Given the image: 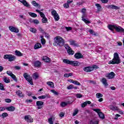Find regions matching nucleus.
Instances as JSON below:
<instances>
[{
	"label": "nucleus",
	"instance_id": "nucleus-1",
	"mask_svg": "<svg viewBox=\"0 0 124 124\" xmlns=\"http://www.w3.org/2000/svg\"><path fill=\"white\" fill-rule=\"evenodd\" d=\"M53 45L56 47H62L65 43L63 39L60 36L55 37Z\"/></svg>",
	"mask_w": 124,
	"mask_h": 124
},
{
	"label": "nucleus",
	"instance_id": "nucleus-2",
	"mask_svg": "<svg viewBox=\"0 0 124 124\" xmlns=\"http://www.w3.org/2000/svg\"><path fill=\"white\" fill-rule=\"evenodd\" d=\"M108 28L109 30H110V31H113L114 30H115L117 32H123L124 33V29L120 26L109 25H108Z\"/></svg>",
	"mask_w": 124,
	"mask_h": 124
},
{
	"label": "nucleus",
	"instance_id": "nucleus-3",
	"mask_svg": "<svg viewBox=\"0 0 124 124\" xmlns=\"http://www.w3.org/2000/svg\"><path fill=\"white\" fill-rule=\"evenodd\" d=\"M119 63H121V59H120L119 54L115 52L114 53L113 59L109 61L108 64H119Z\"/></svg>",
	"mask_w": 124,
	"mask_h": 124
},
{
	"label": "nucleus",
	"instance_id": "nucleus-4",
	"mask_svg": "<svg viewBox=\"0 0 124 124\" xmlns=\"http://www.w3.org/2000/svg\"><path fill=\"white\" fill-rule=\"evenodd\" d=\"M4 60H8L9 62H13L15 60H16V57L11 54H6L3 57Z\"/></svg>",
	"mask_w": 124,
	"mask_h": 124
},
{
	"label": "nucleus",
	"instance_id": "nucleus-5",
	"mask_svg": "<svg viewBox=\"0 0 124 124\" xmlns=\"http://www.w3.org/2000/svg\"><path fill=\"white\" fill-rule=\"evenodd\" d=\"M23 77L27 80L31 85H33V82H32V78L31 76L29 75V74L27 73H25L23 74Z\"/></svg>",
	"mask_w": 124,
	"mask_h": 124
},
{
	"label": "nucleus",
	"instance_id": "nucleus-6",
	"mask_svg": "<svg viewBox=\"0 0 124 124\" xmlns=\"http://www.w3.org/2000/svg\"><path fill=\"white\" fill-rule=\"evenodd\" d=\"M81 12L82 13H83V15L81 17L82 21H83V22L85 24H90L91 22H90V21H88V20H87L86 19H85L84 18V17H85V16H86V14H85V13L86 12V9H85V8L82 9Z\"/></svg>",
	"mask_w": 124,
	"mask_h": 124
},
{
	"label": "nucleus",
	"instance_id": "nucleus-7",
	"mask_svg": "<svg viewBox=\"0 0 124 124\" xmlns=\"http://www.w3.org/2000/svg\"><path fill=\"white\" fill-rule=\"evenodd\" d=\"M51 14L52 16H54V18L56 21H59L60 20V16L59 14L57 13V12L55 10L52 11L51 12Z\"/></svg>",
	"mask_w": 124,
	"mask_h": 124
},
{
	"label": "nucleus",
	"instance_id": "nucleus-8",
	"mask_svg": "<svg viewBox=\"0 0 124 124\" xmlns=\"http://www.w3.org/2000/svg\"><path fill=\"white\" fill-rule=\"evenodd\" d=\"M65 49L67 50V53L69 54V55H74V51L72 50V49L70 48L69 46L66 45L65 46Z\"/></svg>",
	"mask_w": 124,
	"mask_h": 124
},
{
	"label": "nucleus",
	"instance_id": "nucleus-9",
	"mask_svg": "<svg viewBox=\"0 0 124 124\" xmlns=\"http://www.w3.org/2000/svg\"><path fill=\"white\" fill-rule=\"evenodd\" d=\"M9 30H10V31L12 32H16V33H18V32H19V29L13 26H9Z\"/></svg>",
	"mask_w": 124,
	"mask_h": 124
},
{
	"label": "nucleus",
	"instance_id": "nucleus-10",
	"mask_svg": "<svg viewBox=\"0 0 124 124\" xmlns=\"http://www.w3.org/2000/svg\"><path fill=\"white\" fill-rule=\"evenodd\" d=\"M7 74L9 75V76H11V77L16 82H17V78H16V76L12 73V72L10 71H8L6 72Z\"/></svg>",
	"mask_w": 124,
	"mask_h": 124
},
{
	"label": "nucleus",
	"instance_id": "nucleus-11",
	"mask_svg": "<svg viewBox=\"0 0 124 124\" xmlns=\"http://www.w3.org/2000/svg\"><path fill=\"white\" fill-rule=\"evenodd\" d=\"M106 77H107L108 79H113V78L115 77V73L111 72L109 73L106 74Z\"/></svg>",
	"mask_w": 124,
	"mask_h": 124
},
{
	"label": "nucleus",
	"instance_id": "nucleus-12",
	"mask_svg": "<svg viewBox=\"0 0 124 124\" xmlns=\"http://www.w3.org/2000/svg\"><path fill=\"white\" fill-rule=\"evenodd\" d=\"M20 2H21L24 6H26V7H28L29 8H31V5L27 2V0H18Z\"/></svg>",
	"mask_w": 124,
	"mask_h": 124
},
{
	"label": "nucleus",
	"instance_id": "nucleus-13",
	"mask_svg": "<svg viewBox=\"0 0 124 124\" xmlns=\"http://www.w3.org/2000/svg\"><path fill=\"white\" fill-rule=\"evenodd\" d=\"M24 120L28 123H32L33 121L32 120V118L30 115H25L24 117Z\"/></svg>",
	"mask_w": 124,
	"mask_h": 124
},
{
	"label": "nucleus",
	"instance_id": "nucleus-14",
	"mask_svg": "<svg viewBox=\"0 0 124 124\" xmlns=\"http://www.w3.org/2000/svg\"><path fill=\"white\" fill-rule=\"evenodd\" d=\"M16 93L18 97H24L25 94H23V93L20 90H17L16 92Z\"/></svg>",
	"mask_w": 124,
	"mask_h": 124
},
{
	"label": "nucleus",
	"instance_id": "nucleus-15",
	"mask_svg": "<svg viewBox=\"0 0 124 124\" xmlns=\"http://www.w3.org/2000/svg\"><path fill=\"white\" fill-rule=\"evenodd\" d=\"M101 82L102 83L103 85H104L105 88H107L108 86V83H107V79L104 78H102Z\"/></svg>",
	"mask_w": 124,
	"mask_h": 124
},
{
	"label": "nucleus",
	"instance_id": "nucleus-16",
	"mask_svg": "<svg viewBox=\"0 0 124 124\" xmlns=\"http://www.w3.org/2000/svg\"><path fill=\"white\" fill-rule=\"evenodd\" d=\"M83 70L85 72H91V71H93V68L92 66L85 67L83 68Z\"/></svg>",
	"mask_w": 124,
	"mask_h": 124
},
{
	"label": "nucleus",
	"instance_id": "nucleus-17",
	"mask_svg": "<svg viewBox=\"0 0 124 124\" xmlns=\"http://www.w3.org/2000/svg\"><path fill=\"white\" fill-rule=\"evenodd\" d=\"M107 8H108V9H115V10H118L119 8V7L114 5H108Z\"/></svg>",
	"mask_w": 124,
	"mask_h": 124
},
{
	"label": "nucleus",
	"instance_id": "nucleus-18",
	"mask_svg": "<svg viewBox=\"0 0 124 124\" xmlns=\"http://www.w3.org/2000/svg\"><path fill=\"white\" fill-rule=\"evenodd\" d=\"M109 108L111 111H118L119 110V108L118 107L114 106L113 105H109Z\"/></svg>",
	"mask_w": 124,
	"mask_h": 124
},
{
	"label": "nucleus",
	"instance_id": "nucleus-19",
	"mask_svg": "<svg viewBox=\"0 0 124 124\" xmlns=\"http://www.w3.org/2000/svg\"><path fill=\"white\" fill-rule=\"evenodd\" d=\"M75 59H79L83 58V55L80 53H76L75 54Z\"/></svg>",
	"mask_w": 124,
	"mask_h": 124
},
{
	"label": "nucleus",
	"instance_id": "nucleus-20",
	"mask_svg": "<svg viewBox=\"0 0 124 124\" xmlns=\"http://www.w3.org/2000/svg\"><path fill=\"white\" fill-rule=\"evenodd\" d=\"M71 65H74V66H79L80 65V62L78 61H71Z\"/></svg>",
	"mask_w": 124,
	"mask_h": 124
},
{
	"label": "nucleus",
	"instance_id": "nucleus-21",
	"mask_svg": "<svg viewBox=\"0 0 124 124\" xmlns=\"http://www.w3.org/2000/svg\"><path fill=\"white\" fill-rule=\"evenodd\" d=\"M44 104V102L40 101H37L36 102V105L37 106H38L39 107L38 108V109H41L42 107H40V106H42Z\"/></svg>",
	"mask_w": 124,
	"mask_h": 124
},
{
	"label": "nucleus",
	"instance_id": "nucleus-22",
	"mask_svg": "<svg viewBox=\"0 0 124 124\" xmlns=\"http://www.w3.org/2000/svg\"><path fill=\"white\" fill-rule=\"evenodd\" d=\"M41 66V62L40 61H35L34 62V66L35 67H40Z\"/></svg>",
	"mask_w": 124,
	"mask_h": 124
},
{
	"label": "nucleus",
	"instance_id": "nucleus-23",
	"mask_svg": "<svg viewBox=\"0 0 124 124\" xmlns=\"http://www.w3.org/2000/svg\"><path fill=\"white\" fill-rule=\"evenodd\" d=\"M92 103V102L90 101H87L85 102H84L83 103H82L81 104V107L82 108H85V106H87V105H88V104H91Z\"/></svg>",
	"mask_w": 124,
	"mask_h": 124
},
{
	"label": "nucleus",
	"instance_id": "nucleus-24",
	"mask_svg": "<svg viewBox=\"0 0 124 124\" xmlns=\"http://www.w3.org/2000/svg\"><path fill=\"white\" fill-rule=\"evenodd\" d=\"M7 111H10V112H13L15 110V108L14 107H8L6 108Z\"/></svg>",
	"mask_w": 124,
	"mask_h": 124
},
{
	"label": "nucleus",
	"instance_id": "nucleus-25",
	"mask_svg": "<svg viewBox=\"0 0 124 124\" xmlns=\"http://www.w3.org/2000/svg\"><path fill=\"white\" fill-rule=\"evenodd\" d=\"M42 60L46 62H50V58L47 56H44Z\"/></svg>",
	"mask_w": 124,
	"mask_h": 124
},
{
	"label": "nucleus",
	"instance_id": "nucleus-26",
	"mask_svg": "<svg viewBox=\"0 0 124 124\" xmlns=\"http://www.w3.org/2000/svg\"><path fill=\"white\" fill-rule=\"evenodd\" d=\"M28 14L31 16V17H32L33 18H36L37 17V15L36 14L34 13H31V12H28Z\"/></svg>",
	"mask_w": 124,
	"mask_h": 124
},
{
	"label": "nucleus",
	"instance_id": "nucleus-27",
	"mask_svg": "<svg viewBox=\"0 0 124 124\" xmlns=\"http://www.w3.org/2000/svg\"><path fill=\"white\" fill-rule=\"evenodd\" d=\"M15 52L16 55L17 56V57H22L23 56V53H21V52L17 50H16Z\"/></svg>",
	"mask_w": 124,
	"mask_h": 124
},
{
	"label": "nucleus",
	"instance_id": "nucleus-28",
	"mask_svg": "<svg viewBox=\"0 0 124 124\" xmlns=\"http://www.w3.org/2000/svg\"><path fill=\"white\" fill-rule=\"evenodd\" d=\"M36 11L38 13H39L40 14V16L42 17V18H44L45 17V15H44V14L43 13H42V12H41L40 11L38 10H36Z\"/></svg>",
	"mask_w": 124,
	"mask_h": 124
},
{
	"label": "nucleus",
	"instance_id": "nucleus-29",
	"mask_svg": "<svg viewBox=\"0 0 124 124\" xmlns=\"http://www.w3.org/2000/svg\"><path fill=\"white\" fill-rule=\"evenodd\" d=\"M32 77L33 79L36 80V79H38V78L39 77V75L37 73H35L33 74Z\"/></svg>",
	"mask_w": 124,
	"mask_h": 124
},
{
	"label": "nucleus",
	"instance_id": "nucleus-30",
	"mask_svg": "<svg viewBox=\"0 0 124 124\" xmlns=\"http://www.w3.org/2000/svg\"><path fill=\"white\" fill-rule=\"evenodd\" d=\"M3 80L5 83H10V79H8V78L6 77H3Z\"/></svg>",
	"mask_w": 124,
	"mask_h": 124
},
{
	"label": "nucleus",
	"instance_id": "nucleus-31",
	"mask_svg": "<svg viewBox=\"0 0 124 124\" xmlns=\"http://www.w3.org/2000/svg\"><path fill=\"white\" fill-rule=\"evenodd\" d=\"M70 44L72 46H78V44H76V42L73 40H71L70 41Z\"/></svg>",
	"mask_w": 124,
	"mask_h": 124
},
{
	"label": "nucleus",
	"instance_id": "nucleus-32",
	"mask_svg": "<svg viewBox=\"0 0 124 124\" xmlns=\"http://www.w3.org/2000/svg\"><path fill=\"white\" fill-rule=\"evenodd\" d=\"M47 85H48V86H49V87H50V88H54V83H53V82L51 81H48L46 82Z\"/></svg>",
	"mask_w": 124,
	"mask_h": 124
},
{
	"label": "nucleus",
	"instance_id": "nucleus-33",
	"mask_svg": "<svg viewBox=\"0 0 124 124\" xmlns=\"http://www.w3.org/2000/svg\"><path fill=\"white\" fill-rule=\"evenodd\" d=\"M71 61L68 60L67 59H64L63 60V62L64 63H66L67 64H71Z\"/></svg>",
	"mask_w": 124,
	"mask_h": 124
},
{
	"label": "nucleus",
	"instance_id": "nucleus-34",
	"mask_svg": "<svg viewBox=\"0 0 124 124\" xmlns=\"http://www.w3.org/2000/svg\"><path fill=\"white\" fill-rule=\"evenodd\" d=\"M34 49H39V48H41V44L40 43H37L35 45L34 47Z\"/></svg>",
	"mask_w": 124,
	"mask_h": 124
},
{
	"label": "nucleus",
	"instance_id": "nucleus-35",
	"mask_svg": "<svg viewBox=\"0 0 124 124\" xmlns=\"http://www.w3.org/2000/svg\"><path fill=\"white\" fill-rule=\"evenodd\" d=\"M90 124H98V120H91L89 122Z\"/></svg>",
	"mask_w": 124,
	"mask_h": 124
},
{
	"label": "nucleus",
	"instance_id": "nucleus-36",
	"mask_svg": "<svg viewBox=\"0 0 124 124\" xmlns=\"http://www.w3.org/2000/svg\"><path fill=\"white\" fill-rule=\"evenodd\" d=\"M71 83H72L73 84H74V85H77L78 86H81V83H79V82H78V81L77 80H71Z\"/></svg>",
	"mask_w": 124,
	"mask_h": 124
},
{
	"label": "nucleus",
	"instance_id": "nucleus-37",
	"mask_svg": "<svg viewBox=\"0 0 124 124\" xmlns=\"http://www.w3.org/2000/svg\"><path fill=\"white\" fill-rule=\"evenodd\" d=\"M31 3H32V5H33V6H35L36 7L39 6V7H40V6H39V4L36 3V1H32L31 2Z\"/></svg>",
	"mask_w": 124,
	"mask_h": 124
},
{
	"label": "nucleus",
	"instance_id": "nucleus-38",
	"mask_svg": "<svg viewBox=\"0 0 124 124\" xmlns=\"http://www.w3.org/2000/svg\"><path fill=\"white\" fill-rule=\"evenodd\" d=\"M98 116L100 119H102V120L104 119L105 117L104 116V114L102 112H100L98 113Z\"/></svg>",
	"mask_w": 124,
	"mask_h": 124
},
{
	"label": "nucleus",
	"instance_id": "nucleus-39",
	"mask_svg": "<svg viewBox=\"0 0 124 124\" xmlns=\"http://www.w3.org/2000/svg\"><path fill=\"white\" fill-rule=\"evenodd\" d=\"M40 37L41 38V43L42 44L44 45V44L46 43V41H45V39H44V37H43V36H41Z\"/></svg>",
	"mask_w": 124,
	"mask_h": 124
},
{
	"label": "nucleus",
	"instance_id": "nucleus-40",
	"mask_svg": "<svg viewBox=\"0 0 124 124\" xmlns=\"http://www.w3.org/2000/svg\"><path fill=\"white\" fill-rule=\"evenodd\" d=\"M0 117H2V119H4V118L8 117V114L5 112L3 113L2 115H0Z\"/></svg>",
	"mask_w": 124,
	"mask_h": 124
},
{
	"label": "nucleus",
	"instance_id": "nucleus-41",
	"mask_svg": "<svg viewBox=\"0 0 124 124\" xmlns=\"http://www.w3.org/2000/svg\"><path fill=\"white\" fill-rule=\"evenodd\" d=\"M95 6H96L97 8V12H99V11L100 10V9H101V6L100 5V4L97 3L95 4Z\"/></svg>",
	"mask_w": 124,
	"mask_h": 124
},
{
	"label": "nucleus",
	"instance_id": "nucleus-42",
	"mask_svg": "<svg viewBox=\"0 0 124 124\" xmlns=\"http://www.w3.org/2000/svg\"><path fill=\"white\" fill-rule=\"evenodd\" d=\"M42 23H44V24H46L47 22H48V19H47V18L45 16V17H43L42 19Z\"/></svg>",
	"mask_w": 124,
	"mask_h": 124
},
{
	"label": "nucleus",
	"instance_id": "nucleus-43",
	"mask_svg": "<svg viewBox=\"0 0 124 124\" xmlns=\"http://www.w3.org/2000/svg\"><path fill=\"white\" fill-rule=\"evenodd\" d=\"M102 96H103V95L100 93H97L96 94V97H97V98H100V97H102Z\"/></svg>",
	"mask_w": 124,
	"mask_h": 124
},
{
	"label": "nucleus",
	"instance_id": "nucleus-44",
	"mask_svg": "<svg viewBox=\"0 0 124 124\" xmlns=\"http://www.w3.org/2000/svg\"><path fill=\"white\" fill-rule=\"evenodd\" d=\"M48 123L49 124H54V123L53 122V118H49L48 119Z\"/></svg>",
	"mask_w": 124,
	"mask_h": 124
},
{
	"label": "nucleus",
	"instance_id": "nucleus-45",
	"mask_svg": "<svg viewBox=\"0 0 124 124\" xmlns=\"http://www.w3.org/2000/svg\"><path fill=\"white\" fill-rule=\"evenodd\" d=\"M51 92L52 93H54L55 95H59V93L57 92V91H55V90H51Z\"/></svg>",
	"mask_w": 124,
	"mask_h": 124
},
{
	"label": "nucleus",
	"instance_id": "nucleus-46",
	"mask_svg": "<svg viewBox=\"0 0 124 124\" xmlns=\"http://www.w3.org/2000/svg\"><path fill=\"white\" fill-rule=\"evenodd\" d=\"M60 105L62 107H65V106H66V105H67V103L63 102L61 103Z\"/></svg>",
	"mask_w": 124,
	"mask_h": 124
},
{
	"label": "nucleus",
	"instance_id": "nucleus-47",
	"mask_svg": "<svg viewBox=\"0 0 124 124\" xmlns=\"http://www.w3.org/2000/svg\"><path fill=\"white\" fill-rule=\"evenodd\" d=\"M63 6L64 8H69V4L67 2L63 4Z\"/></svg>",
	"mask_w": 124,
	"mask_h": 124
},
{
	"label": "nucleus",
	"instance_id": "nucleus-48",
	"mask_svg": "<svg viewBox=\"0 0 124 124\" xmlns=\"http://www.w3.org/2000/svg\"><path fill=\"white\" fill-rule=\"evenodd\" d=\"M74 87V86L73 85L71 84L67 87V90H72V89H73Z\"/></svg>",
	"mask_w": 124,
	"mask_h": 124
},
{
	"label": "nucleus",
	"instance_id": "nucleus-49",
	"mask_svg": "<svg viewBox=\"0 0 124 124\" xmlns=\"http://www.w3.org/2000/svg\"><path fill=\"white\" fill-rule=\"evenodd\" d=\"M30 31H31V32H33V33H35V32H36V29H34V28H30Z\"/></svg>",
	"mask_w": 124,
	"mask_h": 124
},
{
	"label": "nucleus",
	"instance_id": "nucleus-50",
	"mask_svg": "<svg viewBox=\"0 0 124 124\" xmlns=\"http://www.w3.org/2000/svg\"><path fill=\"white\" fill-rule=\"evenodd\" d=\"M47 96L46 95H42L38 97L39 99H45Z\"/></svg>",
	"mask_w": 124,
	"mask_h": 124
},
{
	"label": "nucleus",
	"instance_id": "nucleus-51",
	"mask_svg": "<svg viewBox=\"0 0 124 124\" xmlns=\"http://www.w3.org/2000/svg\"><path fill=\"white\" fill-rule=\"evenodd\" d=\"M0 90H1V91H4V87H3V84H2L1 83H0Z\"/></svg>",
	"mask_w": 124,
	"mask_h": 124
},
{
	"label": "nucleus",
	"instance_id": "nucleus-52",
	"mask_svg": "<svg viewBox=\"0 0 124 124\" xmlns=\"http://www.w3.org/2000/svg\"><path fill=\"white\" fill-rule=\"evenodd\" d=\"M78 114V110L77 109H75L73 113V116H76Z\"/></svg>",
	"mask_w": 124,
	"mask_h": 124
},
{
	"label": "nucleus",
	"instance_id": "nucleus-53",
	"mask_svg": "<svg viewBox=\"0 0 124 124\" xmlns=\"http://www.w3.org/2000/svg\"><path fill=\"white\" fill-rule=\"evenodd\" d=\"M88 83H90V84H93L94 85H95V84H96V82L93 80H88Z\"/></svg>",
	"mask_w": 124,
	"mask_h": 124
},
{
	"label": "nucleus",
	"instance_id": "nucleus-54",
	"mask_svg": "<svg viewBox=\"0 0 124 124\" xmlns=\"http://www.w3.org/2000/svg\"><path fill=\"white\" fill-rule=\"evenodd\" d=\"M76 96L77 97V98H81V97H82L83 96L80 93H77L76 94Z\"/></svg>",
	"mask_w": 124,
	"mask_h": 124
},
{
	"label": "nucleus",
	"instance_id": "nucleus-55",
	"mask_svg": "<svg viewBox=\"0 0 124 124\" xmlns=\"http://www.w3.org/2000/svg\"><path fill=\"white\" fill-rule=\"evenodd\" d=\"M33 22L34 23V24H35L36 25L39 24V21L37 19L34 20L33 21Z\"/></svg>",
	"mask_w": 124,
	"mask_h": 124
},
{
	"label": "nucleus",
	"instance_id": "nucleus-56",
	"mask_svg": "<svg viewBox=\"0 0 124 124\" xmlns=\"http://www.w3.org/2000/svg\"><path fill=\"white\" fill-rule=\"evenodd\" d=\"M59 117H60L61 118L64 117V113H63V112H61L59 114Z\"/></svg>",
	"mask_w": 124,
	"mask_h": 124
},
{
	"label": "nucleus",
	"instance_id": "nucleus-57",
	"mask_svg": "<svg viewBox=\"0 0 124 124\" xmlns=\"http://www.w3.org/2000/svg\"><path fill=\"white\" fill-rule=\"evenodd\" d=\"M65 29H66L67 31H71V30H72V28H71V27H66Z\"/></svg>",
	"mask_w": 124,
	"mask_h": 124
},
{
	"label": "nucleus",
	"instance_id": "nucleus-58",
	"mask_svg": "<svg viewBox=\"0 0 124 124\" xmlns=\"http://www.w3.org/2000/svg\"><path fill=\"white\" fill-rule=\"evenodd\" d=\"M5 102H7V103H10L11 102V99H5Z\"/></svg>",
	"mask_w": 124,
	"mask_h": 124
},
{
	"label": "nucleus",
	"instance_id": "nucleus-59",
	"mask_svg": "<svg viewBox=\"0 0 124 124\" xmlns=\"http://www.w3.org/2000/svg\"><path fill=\"white\" fill-rule=\"evenodd\" d=\"M93 111H95V112H96V113H98V115L99 113H100V109H94Z\"/></svg>",
	"mask_w": 124,
	"mask_h": 124
},
{
	"label": "nucleus",
	"instance_id": "nucleus-60",
	"mask_svg": "<svg viewBox=\"0 0 124 124\" xmlns=\"http://www.w3.org/2000/svg\"><path fill=\"white\" fill-rule=\"evenodd\" d=\"M25 102H27V103H31V102H32V100L31 99H27L26 100Z\"/></svg>",
	"mask_w": 124,
	"mask_h": 124
},
{
	"label": "nucleus",
	"instance_id": "nucleus-61",
	"mask_svg": "<svg viewBox=\"0 0 124 124\" xmlns=\"http://www.w3.org/2000/svg\"><path fill=\"white\" fill-rule=\"evenodd\" d=\"M118 117H121V115H120L119 114H116L115 115V117H114V120H118Z\"/></svg>",
	"mask_w": 124,
	"mask_h": 124
},
{
	"label": "nucleus",
	"instance_id": "nucleus-62",
	"mask_svg": "<svg viewBox=\"0 0 124 124\" xmlns=\"http://www.w3.org/2000/svg\"><path fill=\"white\" fill-rule=\"evenodd\" d=\"M91 67L93 68V69H97V68H98V67H97V66L96 65H93V66H92Z\"/></svg>",
	"mask_w": 124,
	"mask_h": 124
},
{
	"label": "nucleus",
	"instance_id": "nucleus-63",
	"mask_svg": "<svg viewBox=\"0 0 124 124\" xmlns=\"http://www.w3.org/2000/svg\"><path fill=\"white\" fill-rule=\"evenodd\" d=\"M103 3H107L108 2V0H100Z\"/></svg>",
	"mask_w": 124,
	"mask_h": 124
},
{
	"label": "nucleus",
	"instance_id": "nucleus-64",
	"mask_svg": "<svg viewBox=\"0 0 124 124\" xmlns=\"http://www.w3.org/2000/svg\"><path fill=\"white\" fill-rule=\"evenodd\" d=\"M73 2V0H68L67 1V3H68L69 4H70V3H72V2Z\"/></svg>",
	"mask_w": 124,
	"mask_h": 124
}]
</instances>
